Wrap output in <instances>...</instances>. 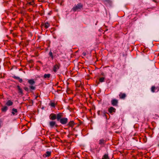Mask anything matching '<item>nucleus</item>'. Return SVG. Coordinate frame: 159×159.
Listing matches in <instances>:
<instances>
[{
    "label": "nucleus",
    "instance_id": "f257e3e1",
    "mask_svg": "<svg viewBox=\"0 0 159 159\" xmlns=\"http://www.w3.org/2000/svg\"><path fill=\"white\" fill-rule=\"evenodd\" d=\"M83 5L81 3H79L75 5L72 8V10L74 11H80L83 8Z\"/></svg>",
    "mask_w": 159,
    "mask_h": 159
},
{
    "label": "nucleus",
    "instance_id": "f03ea898",
    "mask_svg": "<svg viewBox=\"0 0 159 159\" xmlns=\"http://www.w3.org/2000/svg\"><path fill=\"white\" fill-rule=\"evenodd\" d=\"M67 121L68 119L66 118H62L60 120V123L63 125H65L66 124Z\"/></svg>",
    "mask_w": 159,
    "mask_h": 159
},
{
    "label": "nucleus",
    "instance_id": "7ed1b4c3",
    "mask_svg": "<svg viewBox=\"0 0 159 159\" xmlns=\"http://www.w3.org/2000/svg\"><path fill=\"white\" fill-rule=\"evenodd\" d=\"M118 103V100L117 99H113L111 101V104L113 106H116Z\"/></svg>",
    "mask_w": 159,
    "mask_h": 159
},
{
    "label": "nucleus",
    "instance_id": "20e7f679",
    "mask_svg": "<svg viewBox=\"0 0 159 159\" xmlns=\"http://www.w3.org/2000/svg\"><path fill=\"white\" fill-rule=\"evenodd\" d=\"M49 125L51 128L53 127L54 126L56 127H57L58 126L56 124V122L54 121H50L49 122Z\"/></svg>",
    "mask_w": 159,
    "mask_h": 159
},
{
    "label": "nucleus",
    "instance_id": "39448f33",
    "mask_svg": "<svg viewBox=\"0 0 159 159\" xmlns=\"http://www.w3.org/2000/svg\"><path fill=\"white\" fill-rule=\"evenodd\" d=\"M60 66L59 65L56 64L54 65L53 68V71L56 72L59 68Z\"/></svg>",
    "mask_w": 159,
    "mask_h": 159
},
{
    "label": "nucleus",
    "instance_id": "423d86ee",
    "mask_svg": "<svg viewBox=\"0 0 159 159\" xmlns=\"http://www.w3.org/2000/svg\"><path fill=\"white\" fill-rule=\"evenodd\" d=\"M106 142V139L105 140L103 139H101L99 140V144L101 145H104Z\"/></svg>",
    "mask_w": 159,
    "mask_h": 159
},
{
    "label": "nucleus",
    "instance_id": "0eeeda50",
    "mask_svg": "<svg viewBox=\"0 0 159 159\" xmlns=\"http://www.w3.org/2000/svg\"><path fill=\"white\" fill-rule=\"evenodd\" d=\"M56 116L54 114H51L50 116V119L52 120H54L56 119Z\"/></svg>",
    "mask_w": 159,
    "mask_h": 159
},
{
    "label": "nucleus",
    "instance_id": "6e6552de",
    "mask_svg": "<svg viewBox=\"0 0 159 159\" xmlns=\"http://www.w3.org/2000/svg\"><path fill=\"white\" fill-rule=\"evenodd\" d=\"M119 96L120 99H124L126 97V94L124 93H120L119 95Z\"/></svg>",
    "mask_w": 159,
    "mask_h": 159
},
{
    "label": "nucleus",
    "instance_id": "1a4fd4ad",
    "mask_svg": "<svg viewBox=\"0 0 159 159\" xmlns=\"http://www.w3.org/2000/svg\"><path fill=\"white\" fill-rule=\"evenodd\" d=\"M116 109L113 107H111L109 109V111L110 113H112L113 112H115Z\"/></svg>",
    "mask_w": 159,
    "mask_h": 159
},
{
    "label": "nucleus",
    "instance_id": "9d476101",
    "mask_svg": "<svg viewBox=\"0 0 159 159\" xmlns=\"http://www.w3.org/2000/svg\"><path fill=\"white\" fill-rule=\"evenodd\" d=\"M74 125V122L73 121H70L68 123V125L70 127H73Z\"/></svg>",
    "mask_w": 159,
    "mask_h": 159
},
{
    "label": "nucleus",
    "instance_id": "9b49d317",
    "mask_svg": "<svg viewBox=\"0 0 159 159\" xmlns=\"http://www.w3.org/2000/svg\"><path fill=\"white\" fill-rule=\"evenodd\" d=\"M8 108L7 106H4L1 109V110L3 112H6Z\"/></svg>",
    "mask_w": 159,
    "mask_h": 159
},
{
    "label": "nucleus",
    "instance_id": "f8f14e48",
    "mask_svg": "<svg viewBox=\"0 0 159 159\" xmlns=\"http://www.w3.org/2000/svg\"><path fill=\"white\" fill-rule=\"evenodd\" d=\"M13 104V102L11 100H8L6 103V105L8 106H11Z\"/></svg>",
    "mask_w": 159,
    "mask_h": 159
},
{
    "label": "nucleus",
    "instance_id": "ddd939ff",
    "mask_svg": "<svg viewBox=\"0 0 159 159\" xmlns=\"http://www.w3.org/2000/svg\"><path fill=\"white\" fill-rule=\"evenodd\" d=\"M28 82L31 85H33L35 83V81L32 79L29 80Z\"/></svg>",
    "mask_w": 159,
    "mask_h": 159
},
{
    "label": "nucleus",
    "instance_id": "4468645a",
    "mask_svg": "<svg viewBox=\"0 0 159 159\" xmlns=\"http://www.w3.org/2000/svg\"><path fill=\"white\" fill-rule=\"evenodd\" d=\"M158 89L157 87H156L154 86H152L151 89V91L152 92L154 93L155 92V90Z\"/></svg>",
    "mask_w": 159,
    "mask_h": 159
},
{
    "label": "nucleus",
    "instance_id": "2eb2a0df",
    "mask_svg": "<svg viewBox=\"0 0 159 159\" xmlns=\"http://www.w3.org/2000/svg\"><path fill=\"white\" fill-rule=\"evenodd\" d=\"M50 76L51 75L50 74H45L43 75V77L44 78H48L50 77Z\"/></svg>",
    "mask_w": 159,
    "mask_h": 159
},
{
    "label": "nucleus",
    "instance_id": "dca6fc26",
    "mask_svg": "<svg viewBox=\"0 0 159 159\" xmlns=\"http://www.w3.org/2000/svg\"><path fill=\"white\" fill-rule=\"evenodd\" d=\"M102 159H109V158L107 154H105L103 156Z\"/></svg>",
    "mask_w": 159,
    "mask_h": 159
},
{
    "label": "nucleus",
    "instance_id": "f3484780",
    "mask_svg": "<svg viewBox=\"0 0 159 159\" xmlns=\"http://www.w3.org/2000/svg\"><path fill=\"white\" fill-rule=\"evenodd\" d=\"M17 88L19 92L20 93H22L23 92L22 89L20 88V86L18 85L17 86Z\"/></svg>",
    "mask_w": 159,
    "mask_h": 159
},
{
    "label": "nucleus",
    "instance_id": "a211bd4d",
    "mask_svg": "<svg viewBox=\"0 0 159 159\" xmlns=\"http://www.w3.org/2000/svg\"><path fill=\"white\" fill-rule=\"evenodd\" d=\"M17 110L16 109L13 108L12 109V112L11 113L13 115H14L15 114V113H17Z\"/></svg>",
    "mask_w": 159,
    "mask_h": 159
},
{
    "label": "nucleus",
    "instance_id": "6ab92c4d",
    "mask_svg": "<svg viewBox=\"0 0 159 159\" xmlns=\"http://www.w3.org/2000/svg\"><path fill=\"white\" fill-rule=\"evenodd\" d=\"M44 27L46 28L47 29L49 27L50 25H49V24L48 22H47L45 23L44 24Z\"/></svg>",
    "mask_w": 159,
    "mask_h": 159
},
{
    "label": "nucleus",
    "instance_id": "aec40b11",
    "mask_svg": "<svg viewBox=\"0 0 159 159\" xmlns=\"http://www.w3.org/2000/svg\"><path fill=\"white\" fill-rule=\"evenodd\" d=\"M34 0L32 1L29 2H28L27 4L33 6L34 4Z\"/></svg>",
    "mask_w": 159,
    "mask_h": 159
},
{
    "label": "nucleus",
    "instance_id": "412c9836",
    "mask_svg": "<svg viewBox=\"0 0 159 159\" xmlns=\"http://www.w3.org/2000/svg\"><path fill=\"white\" fill-rule=\"evenodd\" d=\"M51 152H50L47 151L46 152L45 156L47 157H49L51 155Z\"/></svg>",
    "mask_w": 159,
    "mask_h": 159
},
{
    "label": "nucleus",
    "instance_id": "4be33fe9",
    "mask_svg": "<svg viewBox=\"0 0 159 159\" xmlns=\"http://www.w3.org/2000/svg\"><path fill=\"white\" fill-rule=\"evenodd\" d=\"M49 56L50 57H51L52 59H53V55H52V51H50L49 52Z\"/></svg>",
    "mask_w": 159,
    "mask_h": 159
},
{
    "label": "nucleus",
    "instance_id": "5701e85b",
    "mask_svg": "<svg viewBox=\"0 0 159 159\" xmlns=\"http://www.w3.org/2000/svg\"><path fill=\"white\" fill-rule=\"evenodd\" d=\"M57 117V120L58 121L61 119V116L60 114H58L57 115V117Z\"/></svg>",
    "mask_w": 159,
    "mask_h": 159
},
{
    "label": "nucleus",
    "instance_id": "b1692460",
    "mask_svg": "<svg viewBox=\"0 0 159 159\" xmlns=\"http://www.w3.org/2000/svg\"><path fill=\"white\" fill-rule=\"evenodd\" d=\"M105 78L104 77H101L100 78L99 80L100 82H103L104 81Z\"/></svg>",
    "mask_w": 159,
    "mask_h": 159
},
{
    "label": "nucleus",
    "instance_id": "393cba45",
    "mask_svg": "<svg viewBox=\"0 0 159 159\" xmlns=\"http://www.w3.org/2000/svg\"><path fill=\"white\" fill-rule=\"evenodd\" d=\"M30 88L32 90H34L35 89V87L33 86H30Z\"/></svg>",
    "mask_w": 159,
    "mask_h": 159
},
{
    "label": "nucleus",
    "instance_id": "a878e982",
    "mask_svg": "<svg viewBox=\"0 0 159 159\" xmlns=\"http://www.w3.org/2000/svg\"><path fill=\"white\" fill-rule=\"evenodd\" d=\"M13 78L15 79H17V80H18L19 79V78H20V77H17V76H13Z\"/></svg>",
    "mask_w": 159,
    "mask_h": 159
},
{
    "label": "nucleus",
    "instance_id": "bb28decb",
    "mask_svg": "<svg viewBox=\"0 0 159 159\" xmlns=\"http://www.w3.org/2000/svg\"><path fill=\"white\" fill-rule=\"evenodd\" d=\"M19 82L20 83H21L22 82V80L20 78H19L18 80Z\"/></svg>",
    "mask_w": 159,
    "mask_h": 159
},
{
    "label": "nucleus",
    "instance_id": "cd10ccee",
    "mask_svg": "<svg viewBox=\"0 0 159 159\" xmlns=\"http://www.w3.org/2000/svg\"><path fill=\"white\" fill-rule=\"evenodd\" d=\"M51 106H52V107H55V104L54 103H51Z\"/></svg>",
    "mask_w": 159,
    "mask_h": 159
},
{
    "label": "nucleus",
    "instance_id": "c85d7f7f",
    "mask_svg": "<svg viewBox=\"0 0 159 159\" xmlns=\"http://www.w3.org/2000/svg\"><path fill=\"white\" fill-rule=\"evenodd\" d=\"M24 89L26 91H28V88L27 87H25L24 88Z\"/></svg>",
    "mask_w": 159,
    "mask_h": 159
},
{
    "label": "nucleus",
    "instance_id": "c756f323",
    "mask_svg": "<svg viewBox=\"0 0 159 159\" xmlns=\"http://www.w3.org/2000/svg\"><path fill=\"white\" fill-rule=\"evenodd\" d=\"M83 55L84 56H85L86 55V53L83 52Z\"/></svg>",
    "mask_w": 159,
    "mask_h": 159
},
{
    "label": "nucleus",
    "instance_id": "7c9ffc66",
    "mask_svg": "<svg viewBox=\"0 0 159 159\" xmlns=\"http://www.w3.org/2000/svg\"><path fill=\"white\" fill-rule=\"evenodd\" d=\"M157 91H158V89H157Z\"/></svg>",
    "mask_w": 159,
    "mask_h": 159
}]
</instances>
